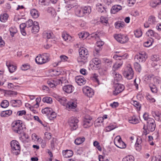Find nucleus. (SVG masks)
<instances>
[{
  "label": "nucleus",
  "instance_id": "nucleus-1",
  "mask_svg": "<svg viewBox=\"0 0 161 161\" xmlns=\"http://www.w3.org/2000/svg\"><path fill=\"white\" fill-rule=\"evenodd\" d=\"M127 56V55L126 53L115 54L113 56V58L119 60H117L114 64L113 70L115 71L119 68L123 64V62L121 60V59H125L126 58Z\"/></svg>",
  "mask_w": 161,
  "mask_h": 161
},
{
  "label": "nucleus",
  "instance_id": "nucleus-2",
  "mask_svg": "<svg viewBox=\"0 0 161 161\" xmlns=\"http://www.w3.org/2000/svg\"><path fill=\"white\" fill-rule=\"evenodd\" d=\"M79 56L78 58V62L85 64L87 61L89 54L87 50L84 47H82L79 49Z\"/></svg>",
  "mask_w": 161,
  "mask_h": 161
},
{
  "label": "nucleus",
  "instance_id": "nucleus-3",
  "mask_svg": "<svg viewBox=\"0 0 161 161\" xmlns=\"http://www.w3.org/2000/svg\"><path fill=\"white\" fill-rule=\"evenodd\" d=\"M156 125L154 120L153 119H149V121L147 122V129L145 128V125H144L143 129L144 130L143 134L147 135L149 132H153L155 130Z\"/></svg>",
  "mask_w": 161,
  "mask_h": 161
},
{
  "label": "nucleus",
  "instance_id": "nucleus-4",
  "mask_svg": "<svg viewBox=\"0 0 161 161\" xmlns=\"http://www.w3.org/2000/svg\"><path fill=\"white\" fill-rule=\"evenodd\" d=\"M12 125V129L15 132L20 134L23 132L24 127L21 120H18L14 122Z\"/></svg>",
  "mask_w": 161,
  "mask_h": 161
},
{
  "label": "nucleus",
  "instance_id": "nucleus-5",
  "mask_svg": "<svg viewBox=\"0 0 161 161\" xmlns=\"http://www.w3.org/2000/svg\"><path fill=\"white\" fill-rule=\"evenodd\" d=\"M12 153L15 155L19 153L20 152V146L19 142L15 140L12 141L10 142Z\"/></svg>",
  "mask_w": 161,
  "mask_h": 161
},
{
  "label": "nucleus",
  "instance_id": "nucleus-6",
  "mask_svg": "<svg viewBox=\"0 0 161 161\" xmlns=\"http://www.w3.org/2000/svg\"><path fill=\"white\" fill-rule=\"evenodd\" d=\"M49 61L48 55L47 54H43L42 56L39 55L35 59L36 62L39 64H42L48 62Z\"/></svg>",
  "mask_w": 161,
  "mask_h": 161
},
{
  "label": "nucleus",
  "instance_id": "nucleus-7",
  "mask_svg": "<svg viewBox=\"0 0 161 161\" xmlns=\"http://www.w3.org/2000/svg\"><path fill=\"white\" fill-rule=\"evenodd\" d=\"M79 121L78 119L75 117H72L69 119L68 123L71 130H76L78 128L77 124Z\"/></svg>",
  "mask_w": 161,
  "mask_h": 161
},
{
  "label": "nucleus",
  "instance_id": "nucleus-8",
  "mask_svg": "<svg viewBox=\"0 0 161 161\" xmlns=\"http://www.w3.org/2000/svg\"><path fill=\"white\" fill-rule=\"evenodd\" d=\"M114 38L119 42L124 43L127 42L129 40L127 36L121 34H115L114 36Z\"/></svg>",
  "mask_w": 161,
  "mask_h": 161
},
{
  "label": "nucleus",
  "instance_id": "nucleus-9",
  "mask_svg": "<svg viewBox=\"0 0 161 161\" xmlns=\"http://www.w3.org/2000/svg\"><path fill=\"white\" fill-rule=\"evenodd\" d=\"M92 117L89 115L85 116L83 122V126L84 128L89 127L93 125V121Z\"/></svg>",
  "mask_w": 161,
  "mask_h": 161
},
{
  "label": "nucleus",
  "instance_id": "nucleus-10",
  "mask_svg": "<svg viewBox=\"0 0 161 161\" xmlns=\"http://www.w3.org/2000/svg\"><path fill=\"white\" fill-rule=\"evenodd\" d=\"M134 73L133 70L131 67L130 66H128L127 69L123 73L124 76L129 80L132 79Z\"/></svg>",
  "mask_w": 161,
  "mask_h": 161
},
{
  "label": "nucleus",
  "instance_id": "nucleus-11",
  "mask_svg": "<svg viewBox=\"0 0 161 161\" xmlns=\"http://www.w3.org/2000/svg\"><path fill=\"white\" fill-rule=\"evenodd\" d=\"M84 94L87 97H90L94 94L93 90L88 86H85L82 89Z\"/></svg>",
  "mask_w": 161,
  "mask_h": 161
},
{
  "label": "nucleus",
  "instance_id": "nucleus-12",
  "mask_svg": "<svg viewBox=\"0 0 161 161\" xmlns=\"http://www.w3.org/2000/svg\"><path fill=\"white\" fill-rule=\"evenodd\" d=\"M125 89L124 86L121 84L116 83L115 86V90L113 94L114 95H117L119 93L122 92Z\"/></svg>",
  "mask_w": 161,
  "mask_h": 161
},
{
  "label": "nucleus",
  "instance_id": "nucleus-13",
  "mask_svg": "<svg viewBox=\"0 0 161 161\" xmlns=\"http://www.w3.org/2000/svg\"><path fill=\"white\" fill-rule=\"evenodd\" d=\"M76 82L80 86L84 85L86 82V79L82 76H77L75 77Z\"/></svg>",
  "mask_w": 161,
  "mask_h": 161
},
{
  "label": "nucleus",
  "instance_id": "nucleus-14",
  "mask_svg": "<svg viewBox=\"0 0 161 161\" xmlns=\"http://www.w3.org/2000/svg\"><path fill=\"white\" fill-rule=\"evenodd\" d=\"M60 83L62 84V82L61 79H59L47 82L48 85L51 88L55 87L56 86Z\"/></svg>",
  "mask_w": 161,
  "mask_h": 161
},
{
  "label": "nucleus",
  "instance_id": "nucleus-15",
  "mask_svg": "<svg viewBox=\"0 0 161 161\" xmlns=\"http://www.w3.org/2000/svg\"><path fill=\"white\" fill-rule=\"evenodd\" d=\"M63 90L65 92L70 93L73 91L74 87L71 85H66L63 87Z\"/></svg>",
  "mask_w": 161,
  "mask_h": 161
},
{
  "label": "nucleus",
  "instance_id": "nucleus-16",
  "mask_svg": "<svg viewBox=\"0 0 161 161\" xmlns=\"http://www.w3.org/2000/svg\"><path fill=\"white\" fill-rule=\"evenodd\" d=\"M113 76L114 78L115 81L118 82L120 81L122 79L121 75L119 74L118 73L113 71L112 73Z\"/></svg>",
  "mask_w": 161,
  "mask_h": 161
},
{
  "label": "nucleus",
  "instance_id": "nucleus-17",
  "mask_svg": "<svg viewBox=\"0 0 161 161\" xmlns=\"http://www.w3.org/2000/svg\"><path fill=\"white\" fill-rule=\"evenodd\" d=\"M6 66L8 67L10 72L11 73L14 72L16 69V67L13 65L9 61L6 62Z\"/></svg>",
  "mask_w": 161,
  "mask_h": 161
},
{
  "label": "nucleus",
  "instance_id": "nucleus-18",
  "mask_svg": "<svg viewBox=\"0 0 161 161\" xmlns=\"http://www.w3.org/2000/svg\"><path fill=\"white\" fill-rule=\"evenodd\" d=\"M117 144H116L115 141H114V143L115 145L118 147L120 148H124L126 147V145L124 142L121 140L120 138H119L117 140Z\"/></svg>",
  "mask_w": 161,
  "mask_h": 161
},
{
  "label": "nucleus",
  "instance_id": "nucleus-19",
  "mask_svg": "<svg viewBox=\"0 0 161 161\" xmlns=\"http://www.w3.org/2000/svg\"><path fill=\"white\" fill-rule=\"evenodd\" d=\"M56 98L62 105L65 106L67 103L66 102L67 100L65 97L56 96Z\"/></svg>",
  "mask_w": 161,
  "mask_h": 161
},
{
  "label": "nucleus",
  "instance_id": "nucleus-20",
  "mask_svg": "<svg viewBox=\"0 0 161 161\" xmlns=\"http://www.w3.org/2000/svg\"><path fill=\"white\" fill-rule=\"evenodd\" d=\"M152 115L156 120L161 121V114L158 111H153L152 113Z\"/></svg>",
  "mask_w": 161,
  "mask_h": 161
},
{
  "label": "nucleus",
  "instance_id": "nucleus-21",
  "mask_svg": "<svg viewBox=\"0 0 161 161\" xmlns=\"http://www.w3.org/2000/svg\"><path fill=\"white\" fill-rule=\"evenodd\" d=\"M12 113V111L11 110H8L2 111L0 115L2 117H7L10 116Z\"/></svg>",
  "mask_w": 161,
  "mask_h": 161
},
{
  "label": "nucleus",
  "instance_id": "nucleus-22",
  "mask_svg": "<svg viewBox=\"0 0 161 161\" xmlns=\"http://www.w3.org/2000/svg\"><path fill=\"white\" fill-rule=\"evenodd\" d=\"M63 154L64 158H68L73 156V152L72 150H66L63 151Z\"/></svg>",
  "mask_w": 161,
  "mask_h": 161
},
{
  "label": "nucleus",
  "instance_id": "nucleus-23",
  "mask_svg": "<svg viewBox=\"0 0 161 161\" xmlns=\"http://www.w3.org/2000/svg\"><path fill=\"white\" fill-rule=\"evenodd\" d=\"M122 9V7L119 5H116L113 6L111 10V13L115 14Z\"/></svg>",
  "mask_w": 161,
  "mask_h": 161
},
{
  "label": "nucleus",
  "instance_id": "nucleus-24",
  "mask_svg": "<svg viewBox=\"0 0 161 161\" xmlns=\"http://www.w3.org/2000/svg\"><path fill=\"white\" fill-rule=\"evenodd\" d=\"M161 3L160 0H151L150 2V6L152 8H155Z\"/></svg>",
  "mask_w": 161,
  "mask_h": 161
},
{
  "label": "nucleus",
  "instance_id": "nucleus-25",
  "mask_svg": "<svg viewBox=\"0 0 161 161\" xmlns=\"http://www.w3.org/2000/svg\"><path fill=\"white\" fill-rule=\"evenodd\" d=\"M13 106L14 107H19L21 105L22 103L20 100H12L10 102Z\"/></svg>",
  "mask_w": 161,
  "mask_h": 161
},
{
  "label": "nucleus",
  "instance_id": "nucleus-26",
  "mask_svg": "<svg viewBox=\"0 0 161 161\" xmlns=\"http://www.w3.org/2000/svg\"><path fill=\"white\" fill-rule=\"evenodd\" d=\"M62 37L64 40L66 41L72 42L73 40L71 36L67 34H63Z\"/></svg>",
  "mask_w": 161,
  "mask_h": 161
},
{
  "label": "nucleus",
  "instance_id": "nucleus-27",
  "mask_svg": "<svg viewBox=\"0 0 161 161\" xmlns=\"http://www.w3.org/2000/svg\"><path fill=\"white\" fill-rule=\"evenodd\" d=\"M146 35L148 36H158V38H157V39L158 40L160 38L158 35L157 34L154 33L153 31L152 30H148L146 33Z\"/></svg>",
  "mask_w": 161,
  "mask_h": 161
},
{
  "label": "nucleus",
  "instance_id": "nucleus-28",
  "mask_svg": "<svg viewBox=\"0 0 161 161\" xmlns=\"http://www.w3.org/2000/svg\"><path fill=\"white\" fill-rule=\"evenodd\" d=\"M31 14L34 18H37L39 16L38 11L35 9H32L31 10Z\"/></svg>",
  "mask_w": 161,
  "mask_h": 161
},
{
  "label": "nucleus",
  "instance_id": "nucleus-29",
  "mask_svg": "<svg viewBox=\"0 0 161 161\" xmlns=\"http://www.w3.org/2000/svg\"><path fill=\"white\" fill-rule=\"evenodd\" d=\"M65 106L66 108L69 109H74L76 108V105L73 102H69L67 103Z\"/></svg>",
  "mask_w": 161,
  "mask_h": 161
},
{
  "label": "nucleus",
  "instance_id": "nucleus-30",
  "mask_svg": "<svg viewBox=\"0 0 161 161\" xmlns=\"http://www.w3.org/2000/svg\"><path fill=\"white\" fill-rule=\"evenodd\" d=\"M129 121L130 123L133 124H136L139 122L138 119L134 116L130 117L129 118Z\"/></svg>",
  "mask_w": 161,
  "mask_h": 161
},
{
  "label": "nucleus",
  "instance_id": "nucleus-31",
  "mask_svg": "<svg viewBox=\"0 0 161 161\" xmlns=\"http://www.w3.org/2000/svg\"><path fill=\"white\" fill-rule=\"evenodd\" d=\"M9 31L12 37L14 36V35L17 32V28L14 26H13L10 28Z\"/></svg>",
  "mask_w": 161,
  "mask_h": 161
},
{
  "label": "nucleus",
  "instance_id": "nucleus-32",
  "mask_svg": "<svg viewBox=\"0 0 161 161\" xmlns=\"http://www.w3.org/2000/svg\"><path fill=\"white\" fill-rule=\"evenodd\" d=\"M148 22L150 25L155 24L156 22L155 17L154 16H150L148 18Z\"/></svg>",
  "mask_w": 161,
  "mask_h": 161
},
{
  "label": "nucleus",
  "instance_id": "nucleus-33",
  "mask_svg": "<svg viewBox=\"0 0 161 161\" xmlns=\"http://www.w3.org/2000/svg\"><path fill=\"white\" fill-rule=\"evenodd\" d=\"M8 14L5 13L0 16V20L3 22H5L8 19Z\"/></svg>",
  "mask_w": 161,
  "mask_h": 161
},
{
  "label": "nucleus",
  "instance_id": "nucleus-34",
  "mask_svg": "<svg viewBox=\"0 0 161 161\" xmlns=\"http://www.w3.org/2000/svg\"><path fill=\"white\" fill-rule=\"evenodd\" d=\"M85 140V138L84 137H79L76 138L75 141V143L76 145H80Z\"/></svg>",
  "mask_w": 161,
  "mask_h": 161
},
{
  "label": "nucleus",
  "instance_id": "nucleus-35",
  "mask_svg": "<svg viewBox=\"0 0 161 161\" xmlns=\"http://www.w3.org/2000/svg\"><path fill=\"white\" fill-rule=\"evenodd\" d=\"M96 9L99 12L102 13L105 10V8L102 5L100 4H98L96 5Z\"/></svg>",
  "mask_w": 161,
  "mask_h": 161
},
{
  "label": "nucleus",
  "instance_id": "nucleus-36",
  "mask_svg": "<svg viewBox=\"0 0 161 161\" xmlns=\"http://www.w3.org/2000/svg\"><path fill=\"white\" fill-rule=\"evenodd\" d=\"M146 59L145 58V57H142L139 56L137 54L136 55L135 57V61L137 62L138 60L140 62L145 61L146 60Z\"/></svg>",
  "mask_w": 161,
  "mask_h": 161
},
{
  "label": "nucleus",
  "instance_id": "nucleus-37",
  "mask_svg": "<svg viewBox=\"0 0 161 161\" xmlns=\"http://www.w3.org/2000/svg\"><path fill=\"white\" fill-rule=\"evenodd\" d=\"M52 111V108L47 107L42 109V113L45 114L48 116Z\"/></svg>",
  "mask_w": 161,
  "mask_h": 161
},
{
  "label": "nucleus",
  "instance_id": "nucleus-38",
  "mask_svg": "<svg viewBox=\"0 0 161 161\" xmlns=\"http://www.w3.org/2000/svg\"><path fill=\"white\" fill-rule=\"evenodd\" d=\"M76 14L79 17H82L84 16V14L82 8L78 9L75 11Z\"/></svg>",
  "mask_w": 161,
  "mask_h": 161
},
{
  "label": "nucleus",
  "instance_id": "nucleus-39",
  "mask_svg": "<svg viewBox=\"0 0 161 161\" xmlns=\"http://www.w3.org/2000/svg\"><path fill=\"white\" fill-rule=\"evenodd\" d=\"M42 101L44 103L50 104L52 103L53 102L52 98L47 96L44 97L42 99Z\"/></svg>",
  "mask_w": 161,
  "mask_h": 161
},
{
  "label": "nucleus",
  "instance_id": "nucleus-40",
  "mask_svg": "<svg viewBox=\"0 0 161 161\" xmlns=\"http://www.w3.org/2000/svg\"><path fill=\"white\" fill-rule=\"evenodd\" d=\"M153 42V39L151 38L150 39L147 40V42L144 43V46L145 47H148L152 45Z\"/></svg>",
  "mask_w": 161,
  "mask_h": 161
},
{
  "label": "nucleus",
  "instance_id": "nucleus-41",
  "mask_svg": "<svg viewBox=\"0 0 161 161\" xmlns=\"http://www.w3.org/2000/svg\"><path fill=\"white\" fill-rule=\"evenodd\" d=\"M82 8L84 14H89L91 11V8L90 6H86Z\"/></svg>",
  "mask_w": 161,
  "mask_h": 161
},
{
  "label": "nucleus",
  "instance_id": "nucleus-42",
  "mask_svg": "<svg viewBox=\"0 0 161 161\" xmlns=\"http://www.w3.org/2000/svg\"><path fill=\"white\" fill-rule=\"evenodd\" d=\"M47 116L50 120H52L56 118V114L52 110Z\"/></svg>",
  "mask_w": 161,
  "mask_h": 161
},
{
  "label": "nucleus",
  "instance_id": "nucleus-43",
  "mask_svg": "<svg viewBox=\"0 0 161 161\" xmlns=\"http://www.w3.org/2000/svg\"><path fill=\"white\" fill-rule=\"evenodd\" d=\"M122 161H134V158L131 155H128L124 158Z\"/></svg>",
  "mask_w": 161,
  "mask_h": 161
},
{
  "label": "nucleus",
  "instance_id": "nucleus-44",
  "mask_svg": "<svg viewBox=\"0 0 161 161\" xmlns=\"http://www.w3.org/2000/svg\"><path fill=\"white\" fill-rule=\"evenodd\" d=\"M149 87L153 93H155L157 92V88L155 85L153 84H151L149 85Z\"/></svg>",
  "mask_w": 161,
  "mask_h": 161
},
{
  "label": "nucleus",
  "instance_id": "nucleus-45",
  "mask_svg": "<svg viewBox=\"0 0 161 161\" xmlns=\"http://www.w3.org/2000/svg\"><path fill=\"white\" fill-rule=\"evenodd\" d=\"M101 50L100 47H95L94 50L93 51V55L95 57H98L99 55V53Z\"/></svg>",
  "mask_w": 161,
  "mask_h": 161
},
{
  "label": "nucleus",
  "instance_id": "nucleus-46",
  "mask_svg": "<svg viewBox=\"0 0 161 161\" xmlns=\"http://www.w3.org/2000/svg\"><path fill=\"white\" fill-rule=\"evenodd\" d=\"M9 103L8 102L7 100H3L1 104V107L4 108H6L8 106Z\"/></svg>",
  "mask_w": 161,
  "mask_h": 161
},
{
  "label": "nucleus",
  "instance_id": "nucleus-47",
  "mask_svg": "<svg viewBox=\"0 0 161 161\" xmlns=\"http://www.w3.org/2000/svg\"><path fill=\"white\" fill-rule=\"evenodd\" d=\"M134 67L137 71L139 72H141L142 70V68L141 65L137 62L134 63Z\"/></svg>",
  "mask_w": 161,
  "mask_h": 161
},
{
  "label": "nucleus",
  "instance_id": "nucleus-48",
  "mask_svg": "<svg viewBox=\"0 0 161 161\" xmlns=\"http://www.w3.org/2000/svg\"><path fill=\"white\" fill-rule=\"evenodd\" d=\"M131 104L136 108H138L139 110H140L141 106L139 102L136 101H132Z\"/></svg>",
  "mask_w": 161,
  "mask_h": 161
},
{
  "label": "nucleus",
  "instance_id": "nucleus-49",
  "mask_svg": "<svg viewBox=\"0 0 161 161\" xmlns=\"http://www.w3.org/2000/svg\"><path fill=\"white\" fill-rule=\"evenodd\" d=\"M117 127H118L116 125H114L111 124L106 127V130L107 131H110L111 130L114 129L115 128H117Z\"/></svg>",
  "mask_w": 161,
  "mask_h": 161
},
{
  "label": "nucleus",
  "instance_id": "nucleus-50",
  "mask_svg": "<svg viewBox=\"0 0 161 161\" xmlns=\"http://www.w3.org/2000/svg\"><path fill=\"white\" fill-rule=\"evenodd\" d=\"M134 34L136 37H139L142 36V31L140 30H137L134 31Z\"/></svg>",
  "mask_w": 161,
  "mask_h": 161
},
{
  "label": "nucleus",
  "instance_id": "nucleus-51",
  "mask_svg": "<svg viewBox=\"0 0 161 161\" xmlns=\"http://www.w3.org/2000/svg\"><path fill=\"white\" fill-rule=\"evenodd\" d=\"M92 61L95 65H96L100 64L101 63V60L97 58H93L92 60Z\"/></svg>",
  "mask_w": 161,
  "mask_h": 161
},
{
  "label": "nucleus",
  "instance_id": "nucleus-52",
  "mask_svg": "<svg viewBox=\"0 0 161 161\" xmlns=\"http://www.w3.org/2000/svg\"><path fill=\"white\" fill-rule=\"evenodd\" d=\"M93 145L96 147L99 151H102V148L99 145V143L97 141H94L93 142Z\"/></svg>",
  "mask_w": 161,
  "mask_h": 161
},
{
  "label": "nucleus",
  "instance_id": "nucleus-53",
  "mask_svg": "<svg viewBox=\"0 0 161 161\" xmlns=\"http://www.w3.org/2000/svg\"><path fill=\"white\" fill-rule=\"evenodd\" d=\"M25 24L27 28H28L31 27L33 25V22L31 19H29L26 22Z\"/></svg>",
  "mask_w": 161,
  "mask_h": 161
},
{
  "label": "nucleus",
  "instance_id": "nucleus-54",
  "mask_svg": "<svg viewBox=\"0 0 161 161\" xmlns=\"http://www.w3.org/2000/svg\"><path fill=\"white\" fill-rule=\"evenodd\" d=\"M39 30V26H33L31 29V32L32 33L35 34L38 32Z\"/></svg>",
  "mask_w": 161,
  "mask_h": 161
},
{
  "label": "nucleus",
  "instance_id": "nucleus-55",
  "mask_svg": "<svg viewBox=\"0 0 161 161\" xmlns=\"http://www.w3.org/2000/svg\"><path fill=\"white\" fill-rule=\"evenodd\" d=\"M100 22L103 24L107 25L108 23V19L102 16L100 18Z\"/></svg>",
  "mask_w": 161,
  "mask_h": 161
},
{
  "label": "nucleus",
  "instance_id": "nucleus-56",
  "mask_svg": "<svg viewBox=\"0 0 161 161\" xmlns=\"http://www.w3.org/2000/svg\"><path fill=\"white\" fill-rule=\"evenodd\" d=\"M103 60L105 64H107L110 67H111L112 61L106 58H103Z\"/></svg>",
  "mask_w": 161,
  "mask_h": 161
},
{
  "label": "nucleus",
  "instance_id": "nucleus-57",
  "mask_svg": "<svg viewBox=\"0 0 161 161\" xmlns=\"http://www.w3.org/2000/svg\"><path fill=\"white\" fill-rule=\"evenodd\" d=\"M151 59L153 61L157 62L160 59L158 55H154L152 57Z\"/></svg>",
  "mask_w": 161,
  "mask_h": 161
},
{
  "label": "nucleus",
  "instance_id": "nucleus-58",
  "mask_svg": "<svg viewBox=\"0 0 161 161\" xmlns=\"http://www.w3.org/2000/svg\"><path fill=\"white\" fill-rule=\"evenodd\" d=\"M115 25L116 28L119 29L121 27H122L124 26V24L120 22L119 21L115 23Z\"/></svg>",
  "mask_w": 161,
  "mask_h": 161
},
{
  "label": "nucleus",
  "instance_id": "nucleus-59",
  "mask_svg": "<svg viewBox=\"0 0 161 161\" xmlns=\"http://www.w3.org/2000/svg\"><path fill=\"white\" fill-rule=\"evenodd\" d=\"M41 100V98H37L36 99V103L34 105L35 108H37L39 106V103L40 102Z\"/></svg>",
  "mask_w": 161,
  "mask_h": 161
},
{
  "label": "nucleus",
  "instance_id": "nucleus-60",
  "mask_svg": "<svg viewBox=\"0 0 161 161\" xmlns=\"http://www.w3.org/2000/svg\"><path fill=\"white\" fill-rule=\"evenodd\" d=\"M60 58L62 61H68L69 58L65 55H61L60 56Z\"/></svg>",
  "mask_w": 161,
  "mask_h": 161
},
{
  "label": "nucleus",
  "instance_id": "nucleus-61",
  "mask_svg": "<svg viewBox=\"0 0 161 161\" xmlns=\"http://www.w3.org/2000/svg\"><path fill=\"white\" fill-rule=\"evenodd\" d=\"M143 118L145 120H147L148 121H149V119H152L149 117L148 114L147 113L144 114L143 115Z\"/></svg>",
  "mask_w": 161,
  "mask_h": 161
},
{
  "label": "nucleus",
  "instance_id": "nucleus-62",
  "mask_svg": "<svg viewBox=\"0 0 161 161\" xmlns=\"http://www.w3.org/2000/svg\"><path fill=\"white\" fill-rule=\"evenodd\" d=\"M104 44V43L102 41H97V42L96 46H97L95 47H100L101 48V47L103 46Z\"/></svg>",
  "mask_w": 161,
  "mask_h": 161
},
{
  "label": "nucleus",
  "instance_id": "nucleus-63",
  "mask_svg": "<svg viewBox=\"0 0 161 161\" xmlns=\"http://www.w3.org/2000/svg\"><path fill=\"white\" fill-rule=\"evenodd\" d=\"M26 114V112L25 110H22L20 111H18L17 113V114L19 116H21L23 115H25Z\"/></svg>",
  "mask_w": 161,
  "mask_h": 161
},
{
  "label": "nucleus",
  "instance_id": "nucleus-64",
  "mask_svg": "<svg viewBox=\"0 0 161 161\" xmlns=\"http://www.w3.org/2000/svg\"><path fill=\"white\" fill-rule=\"evenodd\" d=\"M52 134L50 133L46 132L45 133V137L47 139H50L52 137Z\"/></svg>",
  "mask_w": 161,
  "mask_h": 161
}]
</instances>
